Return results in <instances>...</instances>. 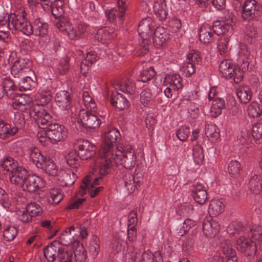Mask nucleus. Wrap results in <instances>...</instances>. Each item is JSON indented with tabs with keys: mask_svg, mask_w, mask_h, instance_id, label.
I'll return each instance as SVG.
<instances>
[{
	"mask_svg": "<svg viewBox=\"0 0 262 262\" xmlns=\"http://www.w3.org/2000/svg\"><path fill=\"white\" fill-rule=\"evenodd\" d=\"M43 255L49 262H71L72 253L54 241L43 249Z\"/></svg>",
	"mask_w": 262,
	"mask_h": 262,
	"instance_id": "nucleus-1",
	"label": "nucleus"
},
{
	"mask_svg": "<svg viewBox=\"0 0 262 262\" xmlns=\"http://www.w3.org/2000/svg\"><path fill=\"white\" fill-rule=\"evenodd\" d=\"M29 155L30 159L38 168L43 169L50 176L57 175V169L53 160L44 157L37 148L31 147Z\"/></svg>",
	"mask_w": 262,
	"mask_h": 262,
	"instance_id": "nucleus-2",
	"label": "nucleus"
},
{
	"mask_svg": "<svg viewBox=\"0 0 262 262\" xmlns=\"http://www.w3.org/2000/svg\"><path fill=\"white\" fill-rule=\"evenodd\" d=\"M57 28L71 39L80 38L86 31L87 26L82 23L72 25L67 18H62L56 23Z\"/></svg>",
	"mask_w": 262,
	"mask_h": 262,
	"instance_id": "nucleus-3",
	"label": "nucleus"
},
{
	"mask_svg": "<svg viewBox=\"0 0 262 262\" xmlns=\"http://www.w3.org/2000/svg\"><path fill=\"white\" fill-rule=\"evenodd\" d=\"M113 155V161L115 164L120 165L125 169H130L136 164V157L132 148L124 150L116 148Z\"/></svg>",
	"mask_w": 262,
	"mask_h": 262,
	"instance_id": "nucleus-4",
	"label": "nucleus"
},
{
	"mask_svg": "<svg viewBox=\"0 0 262 262\" xmlns=\"http://www.w3.org/2000/svg\"><path fill=\"white\" fill-rule=\"evenodd\" d=\"M141 7L144 12H148L152 8L156 15L161 20L167 17L165 0H141Z\"/></svg>",
	"mask_w": 262,
	"mask_h": 262,
	"instance_id": "nucleus-5",
	"label": "nucleus"
},
{
	"mask_svg": "<svg viewBox=\"0 0 262 262\" xmlns=\"http://www.w3.org/2000/svg\"><path fill=\"white\" fill-rule=\"evenodd\" d=\"M114 152L102 154L99 151V157L95 160L92 169L94 173H98L101 176H105L111 171L112 160H113Z\"/></svg>",
	"mask_w": 262,
	"mask_h": 262,
	"instance_id": "nucleus-6",
	"label": "nucleus"
},
{
	"mask_svg": "<svg viewBox=\"0 0 262 262\" xmlns=\"http://www.w3.org/2000/svg\"><path fill=\"white\" fill-rule=\"evenodd\" d=\"M21 15L11 14L13 18L11 23L8 24L9 30H19L24 34L30 35L33 33V26L25 18L26 13L24 10L21 11Z\"/></svg>",
	"mask_w": 262,
	"mask_h": 262,
	"instance_id": "nucleus-7",
	"label": "nucleus"
},
{
	"mask_svg": "<svg viewBox=\"0 0 262 262\" xmlns=\"http://www.w3.org/2000/svg\"><path fill=\"white\" fill-rule=\"evenodd\" d=\"M30 114L34 118L38 126L40 128L47 129L53 123L51 115L42 106H34Z\"/></svg>",
	"mask_w": 262,
	"mask_h": 262,
	"instance_id": "nucleus-8",
	"label": "nucleus"
},
{
	"mask_svg": "<svg viewBox=\"0 0 262 262\" xmlns=\"http://www.w3.org/2000/svg\"><path fill=\"white\" fill-rule=\"evenodd\" d=\"M96 146L88 140L79 139L75 143V150L81 160L91 158L96 153Z\"/></svg>",
	"mask_w": 262,
	"mask_h": 262,
	"instance_id": "nucleus-9",
	"label": "nucleus"
},
{
	"mask_svg": "<svg viewBox=\"0 0 262 262\" xmlns=\"http://www.w3.org/2000/svg\"><path fill=\"white\" fill-rule=\"evenodd\" d=\"M93 112L82 109L79 113L78 122L85 128H96L100 124L101 121Z\"/></svg>",
	"mask_w": 262,
	"mask_h": 262,
	"instance_id": "nucleus-10",
	"label": "nucleus"
},
{
	"mask_svg": "<svg viewBox=\"0 0 262 262\" xmlns=\"http://www.w3.org/2000/svg\"><path fill=\"white\" fill-rule=\"evenodd\" d=\"M120 135L119 131L115 128L109 129L104 134V143L102 145L101 148L100 150L102 154H105V153L115 151L113 146Z\"/></svg>",
	"mask_w": 262,
	"mask_h": 262,
	"instance_id": "nucleus-11",
	"label": "nucleus"
},
{
	"mask_svg": "<svg viewBox=\"0 0 262 262\" xmlns=\"http://www.w3.org/2000/svg\"><path fill=\"white\" fill-rule=\"evenodd\" d=\"M258 3L255 0H247L242 8V17L245 20H250L260 15Z\"/></svg>",
	"mask_w": 262,
	"mask_h": 262,
	"instance_id": "nucleus-12",
	"label": "nucleus"
},
{
	"mask_svg": "<svg viewBox=\"0 0 262 262\" xmlns=\"http://www.w3.org/2000/svg\"><path fill=\"white\" fill-rule=\"evenodd\" d=\"M43 186V180L35 174L28 175L23 181L21 187L24 191L34 192Z\"/></svg>",
	"mask_w": 262,
	"mask_h": 262,
	"instance_id": "nucleus-13",
	"label": "nucleus"
},
{
	"mask_svg": "<svg viewBox=\"0 0 262 262\" xmlns=\"http://www.w3.org/2000/svg\"><path fill=\"white\" fill-rule=\"evenodd\" d=\"M143 180L141 173L136 172L133 175L128 171H126L123 176L124 185L129 193L133 192L137 186H139Z\"/></svg>",
	"mask_w": 262,
	"mask_h": 262,
	"instance_id": "nucleus-14",
	"label": "nucleus"
},
{
	"mask_svg": "<svg viewBox=\"0 0 262 262\" xmlns=\"http://www.w3.org/2000/svg\"><path fill=\"white\" fill-rule=\"evenodd\" d=\"M257 244L244 237H241L237 240L236 248L243 252L247 256H254L257 251Z\"/></svg>",
	"mask_w": 262,
	"mask_h": 262,
	"instance_id": "nucleus-15",
	"label": "nucleus"
},
{
	"mask_svg": "<svg viewBox=\"0 0 262 262\" xmlns=\"http://www.w3.org/2000/svg\"><path fill=\"white\" fill-rule=\"evenodd\" d=\"M12 99V106L16 110L24 112L30 107L31 98L27 95L15 94L11 97Z\"/></svg>",
	"mask_w": 262,
	"mask_h": 262,
	"instance_id": "nucleus-16",
	"label": "nucleus"
},
{
	"mask_svg": "<svg viewBox=\"0 0 262 262\" xmlns=\"http://www.w3.org/2000/svg\"><path fill=\"white\" fill-rule=\"evenodd\" d=\"M64 129L63 125L53 122L47 128L48 139L54 143L61 141L64 138Z\"/></svg>",
	"mask_w": 262,
	"mask_h": 262,
	"instance_id": "nucleus-17",
	"label": "nucleus"
},
{
	"mask_svg": "<svg viewBox=\"0 0 262 262\" xmlns=\"http://www.w3.org/2000/svg\"><path fill=\"white\" fill-rule=\"evenodd\" d=\"M219 262H237L236 252L227 241L222 243Z\"/></svg>",
	"mask_w": 262,
	"mask_h": 262,
	"instance_id": "nucleus-18",
	"label": "nucleus"
},
{
	"mask_svg": "<svg viewBox=\"0 0 262 262\" xmlns=\"http://www.w3.org/2000/svg\"><path fill=\"white\" fill-rule=\"evenodd\" d=\"M219 224L211 217L206 218L203 223L202 229L205 236L208 238L214 237L220 231Z\"/></svg>",
	"mask_w": 262,
	"mask_h": 262,
	"instance_id": "nucleus-19",
	"label": "nucleus"
},
{
	"mask_svg": "<svg viewBox=\"0 0 262 262\" xmlns=\"http://www.w3.org/2000/svg\"><path fill=\"white\" fill-rule=\"evenodd\" d=\"M55 101L58 106L62 110H68L71 108L72 99L69 92L66 91L58 92L55 97Z\"/></svg>",
	"mask_w": 262,
	"mask_h": 262,
	"instance_id": "nucleus-20",
	"label": "nucleus"
},
{
	"mask_svg": "<svg viewBox=\"0 0 262 262\" xmlns=\"http://www.w3.org/2000/svg\"><path fill=\"white\" fill-rule=\"evenodd\" d=\"M192 196L196 203L204 204L207 199V193L204 186L200 182H196L192 185Z\"/></svg>",
	"mask_w": 262,
	"mask_h": 262,
	"instance_id": "nucleus-21",
	"label": "nucleus"
},
{
	"mask_svg": "<svg viewBox=\"0 0 262 262\" xmlns=\"http://www.w3.org/2000/svg\"><path fill=\"white\" fill-rule=\"evenodd\" d=\"M116 90H120L125 94L133 95L136 92V86L135 82L129 79H123L114 84Z\"/></svg>",
	"mask_w": 262,
	"mask_h": 262,
	"instance_id": "nucleus-22",
	"label": "nucleus"
},
{
	"mask_svg": "<svg viewBox=\"0 0 262 262\" xmlns=\"http://www.w3.org/2000/svg\"><path fill=\"white\" fill-rule=\"evenodd\" d=\"M27 176V171L25 168L17 166L11 172L9 179L11 183L21 186Z\"/></svg>",
	"mask_w": 262,
	"mask_h": 262,
	"instance_id": "nucleus-23",
	"label": "nucleus"
},
{
	"mask_svg": "<svg viewBox=\"0 0 262 262\" xmlns=\"http://www.w3.org/2000/svg\"><path fill=\"white\" fill-rule=\"evenodd\" d=\"M169 38L167 31L163 27H158L155 30L153 42L157 47L161 46Z\"/></svg>",
	"mask_w": 262,
	"mask_h": 262,
	"instance_id": "nucleus-24",
	"label": "nucleus"
},
{
	"mask_svg": "<svg viewBox=\"0 0 262 262\" xmlns=\"http://www.w3.org/2000/svg\"><path fill=\"white\" fill-rule=\"evenodd\" d=\"M111 103L112 105L120 110L125 109L128 106V101L126 98L117 91L113 92L111 97Z\"/></svg>",
	"mask_w": 262,
	"mask_h": 262,
	"instance_id": "nucleus-25",
	"label": "nucleus"
},
{
	"mask_svg": "<svg viewBox=\"0 0 262 262\" xmlns=\"http://www.w3.org/2000/svg\"><path fill=\"white\" fill-rule=\"evenodd\" d=\"M74 230V226H71L66 229L64 232L60 235L57 242L61 246L64 245L68 246L72 243L74 244V243L76 241L74 238V233L72 232Z\"/></svg>",
	"mask_w": 262,
	"mask_h": 262,
	"instance_id": "nucleus-26",
	"label": "nucleus"
},
{
	"mask_svg": "<svg viewBox=\"0 0 262 262\" xmlns=\"http://www.w3.org/2000/svg\"><path fill=\"white\" fill-rule=\"evenodd\" d=\"M215 32L213 28L208 25H203L200 29V40L204 43H208L212 41Z\"/></svg>",
	"mask_w": 262,
	"mask_h": 262,
	"instance_id": "nucleus-27",
	"label": "nucleus"
},
{
	"mask_svg": "<svg viewBox=\"0 0 262 262\" xmlns=\"http://www.w3.org/2000/svg\"><path fill=\"white\" fill-rule=\"evenodd\" d=\"M29 72H31V70L27 67L22 66L19 60L15 61L11 68V73L15 80H19Z\"/></svg>",
	"mask_w": 262,
	"mask_h": 262,
	"instance_id": "nucleus-28",
	"label": "nucleus"
},
{
	"mask_svg": "<svg viewBox=\"0 0 262 262\" xmlns=\"http://www.w3.org/2000/svg\"><path fill=\"white\" fill-rule=\"evenodd\" d=\"M33 33L36 36L44 37L47 35L48 25L47 23L42 22L39 18L34 20Z\"/></svg>",
	"mask_w": 262,
	"mask_h": 262,
	"instance_id": "nucleus-29",
	"label": "nucleus"
},
{
	"mask_svg": "<svg viewBox=\"0 0 262 262\" xmlns=\"http://www.w3.org/2000/svg\"><path fill=\"white\" fill-rule=\"evenodd\" d=\"M235 67L228 60L222 61L219 66V72L226 79L232 78V72H234Z\"/></svg>",
	"mask_w": 262,
	"mask_h": 262,
	"instance_id": "nucleus-30",
	"label": "nucleus"
},
{
	"mask_svg": "<svg viewBox=\"0 0 262 262\" xmlns=\"http://www.w3.org/2000/svg\"><path fill=\"white\" fill-rule=\"evenodd\" d=\"M152 24V19L150 17L143 19L139 23L138 31L141 38L147 37L150 33V26Z\"/></svg>",
	"mask_w": 262,
	"mask_h": 262,
	"instance_id": "nucleus-31",
	"label": "nucleus"
},
{
	"mask_svg": "<svg viewBox=\"0 0 262 262\" xmlns=\"http://www.w3.org/2000/svg\"><path fill=\"white\" fill-rule=\"evenodd\" d=\"M73 252L77 262H84L86 258V252L82 244L76 241L73 245Z\"/></svg>",
	"mask_w": 262,
	"mask_h": 262,
	"instance_id": "nucleus-32",
	"label": "nucleus"
},
{
	"mask_svg": "<svg viewBox=\"0 0 262 262\" xmlns=\"http://www.w3.org/2000/svg\"><path fill=\"white\" fill-rule=\"evenodd\" d=\"M236 93L239 101L244 104L247 103L251 99L252 92L247 86H238Z\"/></svg>",
	"mask_w": 262,
	"mask_h": 262,
	"instance_id": "nucleus-33",
	"label": "nucleus"
},
{
	"mask_svg": "<svg viewBox=\"0 0 262 262\" xmlns=\"http://www.w3.org/2000/svg\"><path fill=\"white\" fill-rule=\"evenodd\" d=\"M249 188L253 193H258L262 191V177L254 174L251 177L249 182Z\"/></svg>",
	"mask_w": 262,
	"mask_h": 262,
	"instance_id": "nucleus-34",
	"label": "nucleus"
},
{
	"mask_svg": "<svg viewBox=\"0 0 262 262\" xmlns=\"http://www.w3.org/2000/svg\"><path fill=\"white\" fill-rule=\"evenodd\" d=\"M223 210L224 205L221 201L218 199L211 200L208 208V212L211 215L216 216L222 213Z\"/></svg>",
	"mask_w": 262,
	"mask_h": 262,
	"instance_id": "nucleus-35",
	"label": "nucleus"
},
{
	"mask_svg": "<svg viewBox=\"0 0 262 262\" xmlns=\"http://www.w3.org/2000/svg\"><path fill=\"white\" fill-rule=\"evenodd\" d=\"M17 132V128H12L8 124H5L3 121H0V138H6L14 135Z\"/></svg>",
	"mask_w": 262,
	"mask_h": 262,
	"instance_id": "nucleus-36",
	"label": "nucleus"
},
{
	"mask_svg": "<svg viewBox=\"0 0 262 262\" xmlns=\"http://www.w3.org/2000/svg\"><path fill=\"white\" fill-rule=\"evenodd\" d=\"M19 85L20 91H27L31 89L35 82L28 76V73L25 76H23L20 79L16 80Z\"/></svg>",
	"mask_w": 262,
	"mask_h": 262,
	"instance_id": "nucleus-37",
	"label": "nucleus"
},
{
	"mask_svg": "<svg viewBox=\"0 0 262 262\" xmlns=\"http://www.w3.org/2000/svg\"><path fill=\"white\" fill-rule=\"evenodd\" d=\"M205 134L212 141H216L220 137L219 128L213 124H209L206 126Z\"/></svg>",
	"mask_w": 262,
	"mask_h": 262,
	"instance_id": "nucleus-38",
	"label": "nucleus"
},
{
	"mask_svg": "<svg viewBox=\"0 0 262 262\" xmlns=\"http://www.w3.org/2000/svg\"><path fill=\"white\" fill-rule=\"evenodd\" d=\"M64 194L62 191L59 189H51L50 191V196L48 201L50 203L56 205L63 199Z\"/></svg>",
	"mask_w": 262,
	"mask_h": 262,
	"instance_id": "nucleus-39",
	"label": "nucleus"
},
{
	"mask_svg": "<svg viewBox=\"0 0 262 262\" xmlns=\"http://www.w3.org/2000/svg\"><path fill=\"white\" fill-rule=\"evenodd\" d=\"M166 81L172 86L173 89L179 90L183 86L182 79L178 74L167 75L165 77Z\"/></svg>",
	"mask_w": 262,
	"mask_h": 262,
	"instance_id": "nucleus-40",
	"label": "nucleus"
},
{
	"mask_svg": "<svg viewBox=\"0 0 262 262\" xmlns=\"http://www.w3.org/2000/svg\"><path fill=\"white\" fill-rule=\"evenodd\" d=\"M5 90L6 95L8 97H11L15 94L14 91L16 87L13 80L9 78H5L3 80V85H2Z\"/></svg>",
	"mask_w": 262,
	"mask_h": 262,
	"instance_id": "nucleus-41",
	"label": "nucleus"
},
{
	"mask_svg": "<svg viewBox=\"0 0 262 262\" xmlns=\"http://www.w3.org/2000/svg\"><path fill=\"white\" fill-rule=\"evenodd\" d=\"M232 25L230 24V23L228 22H223V23H221L220 22L217 21L216 23H214L213 25L214 32L218 35L226 33L232 29Z\"/></svg>",
	"mask_w": 262,
	"mask_h": 262,
	"instance_id": "nucleus-42",
	"label": "nucleus"
},
{
	"mask_svg": "<svg viewBox=\"0 0 262 262\" xmlns=\"http://www.w3.org/2000/svg\"><path fill=\"white\" fill-rule=\"evenodd\" d=\"M67 164L73 168L77 169L80 166V158L77 155V151L74 150L70 152L66 157Z\"/></svg>",
	"mask_w": 262,
	"mask_h": 262,
	"instance_id": "nucleus-43",
	"label": "nucleus"
},
{
	"mask_svg": "<svg viewBox=\"0 0 262 262\" xmlns=\"http://www.w3.org/2000/svg\"><path fill=\"white\" fill-rule=\"evenodd\" d=\"M239 54L241 59L243 60V68H245V66H248L249 60L252 58L253 56L251 54L249 48L246 45L241 46Z\"/></svg>",
	"mask_w": 262,
	"mask_h": 262,
	"instance_id": "nucleus-44",
	"label": "nucleus"
},
{
	"mask_svg": "<svg viewBox=\"0 0 262 262\" xmlns=\"http://www.w3.org/2000/svg\"><path fill=\"white\" fill-rule=\"evenodd\" d=\"M112 37L113 35L110 34L108 29L106 28L99 29L95 35L96 39L103 43H106Z\"/></svg>",
	"mask_w": 262,
	"mask_h": 262,
	"instance_id": "nucleus-45",
	"label": "nucleus"
},
{
	"mask_svg": "<svg viewBox=\"0 0 262 262\" xmlns=\"http://www.w3.org/2000/svg\"><path fill=\"white\" fill-rule=\"evenodd\" d=\"M246 39L250 43L254 42L257 35V28L251 25L247 26L244 30Z\"/></svg>",
	"mask_w": 262,
	"mask_h": 262,
	"instance_id": "nucleus-46",
	"label": "nucleus"
},
{
	"mask_svg": "<svg viewBox=\"0 0 262 262\" xmlns=\"http://www.w3.org/2000/svg\"><path fill=\"white\" fill-rule=\"evenodd\" d=\"M82 98L83 104L87 110L94 112L97 107L96 103L88 92L84 91L83 93Z\"/></svg>",
	"mask_w": 262,
	"mask_h": 262,
	"instance_id": "nucleus-47",
	"label": "nucleus"
},
{
	"mask_svg": "<svg viewBox=\"0 0 262 262\" xmlns=\"http://www.w3.org/2000/svg\"><path fill=\"white\" fill-rule=\"evenodd\" d=\"M156 75V72L152 67H147L143 69L139 77V80L145 82L150 80Z\"/></svg>",
	"mask_w": 262,
	"mask_h": 262,
	"instance_id": "nucleus-48",
	"label": "nucleus"
},
{
	"mask_svg": "<svg viewBox=\"0 0 262 262\" xmlns=\"http://www.w3.org/2000/svg\"><path fill=\"white\" fill-rule=\"evenodd\" d=\"M192 155L194 162L196 164H201L203 163L204 159V151L200 145H195L193 147Z\"/></svg>",
	"mask_w": 262,
	"mask_h": 262,
	"instance_id": "nucleus-49",
	"label": "nucleus"
},
{
	"mask_svg": "<svg viewBox=\"0 0 262 262\" xmlns=\"http://www.w3.org/2000/svg\"><path fill=\"white\" fill-rule=\"evenodd\" d=\"M248 114L251 117L255 118L259 116L262 113V108L256 102H252L248 106Z\"/></svg>",
	"mask_w": 262,
	"mask_h": 262,
	"instance_id": "nucleus-50",
	"label": "nucleus"
},
{
	"mask_svg": "<svg viewBox=\"0 0 262 262\" xmlns=\"http://www.w3.org/2000/svg\"><path fill=\"white\" fill-rule=\"evenodd\" d=\"M26 209L27 212L30 213L33 217L40 215L42 212L41 206L34 202L29 204L26 206Z\"/></svg>",
	"mask_w": 262,
	"mask_h": 262,
	"instance_id": "nucleus-51",
	"label": "nucleus"
},
{
	"mask_svg": "<svg viewBox=\"0 0 262 262\" xmlns=\"http://www.w3.org/2000/svg\"><path fill=\"white\" fill-rule=\"evenodd\" d=\"M225 106L224 101L221 98L215 99L212 104L211 111L214 113L216 116L221 114L222 109Z\"/></svg>",
	"mask_w": 262,
	"mask_h": 262,
	"instance_id": "nucleus-52",
	"label": "nucleus"
},
{
	"mask_svg": "<svg viewBox=\"0 0 262 262\" xmlns=\"http://www.w3.org/2000/svg\"><path fill=\"white\" fill-rule=\"evenodd\" d=\"M18 231L16 228L14 226H9L4 230L3 236L6 241L10 242L14 239Z\"/></svg>",
	"mask_w": 262,
	"mask_h": 262,
	"instance_id": "nucleus-53",
	"label": "nucleus"
},
{
	"mask_svg": "<svg viewBox=\"0 0 262 262\" xmlns=\"http://www.w3.org/2000/svg\"><path fill=\"white\" fill-rule=\"evenodd\" d=\"M241 164L236 160H232L229 164L228 171L232 177H235L239 173Z\"/></svg>",
	"mask_w": 262,
	"mask_h": 262,
	"instance_id": "nucleus-54",
	"label": "nucleus"
},
{
	"mask_svg": "<svg viewBox=\"0 0 262 262\" xmlns=\"http://www.w3.org/2000/svg\"><path fill=\"white\" fill-rule=\"evenodd\" d=\"M107 20L110 22H114L115 20V14H117V17L119 20H121L123 17V9L121 11H118L116 9H112L105 12Z\"/></svg>",
	"mask_w": 262,
	"mask_h": 262,
	"instance_id": "nucleus-55",
	"label": "nucleus"
},
{
	"mask_svg": "<svg viewBox=\"0 0 262 262\" xmlns=\"http://www.w3.org/2000/svg\"><path fill=\"white\" fill-rule=\"evenodd\" d=\"M13 122L15 126L12 128H17V130L18 128H22L25 126L26 123L24 115L20 112H16L14 114V118Z\"/></svg>",
	"mask_w": 262,
	"mask_h": 262,
	"instance_id": "nucleus-56",
	"label": "nucleus"
},
{
	"mask_svg": "<svg viewBox=\"0 0 262 262\" xmlns=\"http://www.w3.org/2000/svg\"><path fill=\"white\" fill-rule=\"evenodd\" d=\"M251 135L256 140L261 138L262 137V121H259L253 125Z\"/></svg>",
	"mask_w": 262,
	"mask_h": 262,
	"instance_id": "nucleus-57",
	"label": "nucleus"
},
{
	"mask_svg": "<svg viewBox=\"0 0 262 262\" xmlns=\"http://www.w3.org/2000/svg\"><path fill=\"white\" fill-rule=\"evenodd\" d=\"M191 133L189 127L182 126L177 132V136L182 141H186Z\"/></svg>",
	"mask_w": 262,
	"mask_h": 262,
	"instance_id": "nucleus-58",
	"label": "nucleus"
},
{
	"mask_svg": "<svg viewBox=\"0 0 262 262\" xmlns=\"http://www.w3.org/2000/svg\"><path fill=\"white\" fill-rule=\"evenodd\" d=\"M2 167L7 171L11 172L17 166L13 162V159L11 158H7L2 163Z\"/></svg>",
	"mask_w": 262,
	"mask_h": 262,
	"instance_id": "nucleus-59",
	"label": "nucleus"
},
{
	"mask_svg": "<svg viewBox=\"0 0 262 262\" xmlns=\"http://www.w3.org/2000/svg\"><path fill=\"white\" fill-rule=\"evenodd\" d=\"M51 11L53 15L54 16L55 18H59V19H58L57 21L62 18V17H61L63 14L64 10L61 5H58V4L53 5L52 7ZM63 18L64 17H63Z\"/></svg>",
	"mask_w": 262,
	"mask_h": 262,
	"instance_id": "nucleus-60",
	"label": "nucleus"
},
{
	"mask_svg": "<svg viewBox=\"0 0 262 262\" xmlns=\"http://www.w3.org/2000/svg\"><path fill=\"white\" fill-rule=\"evenodd\" d=\"M252 239L260 242L262 241V229L260 227H257L251 230Z\"/></svg>",
	"mask_w": 262,
	"mask_h": 262,
	"instance_id": "nucleus-61",
	"label": "nucleus"
},
{
	"mask_svg": "<svg viewBox=\"0 0 262 262\" xmlns=\"http://www.w3.org/2000/svg\"><path fill=\"white\" fill-rule=\"evenodd\" d=\"M232 73V78L235 83H238L243 80L244 72L240 68L235 67L234 72Z\"/></svg>",
	"mask_w": 262,
	"mask_h": 262,
	"instance_id": "nucleus-62",
	"label": "nucleus"
},
{
	"mask_svg": "<svg viewBox=\"0 0 262 262\" xmlns=\"http://www.w3.org/2000/svg\"><path fill=\"white\" fill-rule=\"evenodd\" d=\"M187 59L189 60L188 62H192L195 64H198L199 62L201 61V58L198 52L192 50L188 54Z\"/></svg>",
	"mask_w": 262,
	"mask_h": 262,
	"instance_id": "nucleus-63",
	"label": "nucleus"
},
{
	"mask_svg": "<svg viewBox=\"0 0 262 262\" xmlns=\"http://www.w3.org/2000/svg\"><path fill=\"white\" fill-rule=\"evenodd\" d=\"M228 42L229 38L224 37V38H221L220 42L218 45V49L221 55L225 54L227 51L228 49Z\"/></svg>",
	"mask_w": 262,
	"mask_h": 262,
	"instance_id": "nucleus-64",
	"label": "nucleus"
}]
</instances>
